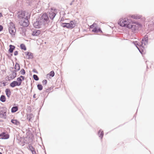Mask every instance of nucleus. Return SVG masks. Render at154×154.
Returning <instances> with one entry per match:
<instances>
[{
  "label": "nucleus",
  "mask_w": 154,
  "mask_h": 154,
  "mask_svg": "<svg viewBox=\"0 0 154 154\" xmlns=\"http://www.w3.org/2000/svg\"><path fill=\"white\" fill-rule=\"evenodd\" d=\"M131 20L126 18H122L119 20V24L122 26L128 28Z\"/></svg>",
  "instance_id": "obj_1"
},
{
  "label": "nucleus",
  "mask_w": 154,
  "mask_h": 154,
  "mask_svg": "<svg viewBox=\"0 0 154 154\" xmlns=\"http://www.w3.org/2000/svg\"><path fill=\"white\" fill-rule=\"evenodd\" d=\"M17 14L19 19L28 18V17L30 16L29 14L25 11H19L18 12Z\"/></svg>",
  "instance_id": "obj_2"
},
{
  "label": "nucleus",
  "mask_w": 154,
  "mask_h": 154,
  "mask_svg": "<svg viewBox=\"0 0 154 154\" xmlns=\"http://www.w3.org/2000/svg\"><path fill=\"white\" fill-rule=\"evenodd\" d=\"M9 30L10 34L12 36L15 35L16 29L15 25L13 23H10L9 27Z\"/></svg>",
  "instance_id": "obj_3"
},
{
  "label": "nucleus",
  "mask_w": 154,
  "mask_h": 154,
  "mask_svg": "<svg viewBox=\"0 0 154 154\" xmlns=\"http://www.w3.org/2000/svg\"><path fill=\"white\" fill-rule=\"evenodd\" d=\"M62 26L63 27H66L67 28L72 29L75 27V24L73 21H71L69 23H63Z\"/></svg>",
  "instance_id": "obj_4"
},
{
  "label": "nucleus",
  "mask_w": 154,
  "mask_h": 154,
  "mask_svg": "<svg viewBox=\"0 0 154 154\" xmlns=\"http://www.w3.org/2000/svg\"><path fill=\"white\" fill-rule=\"evenodd\" d=\"M19 23L21 26L24 27H26L28 26L29 21L28 18H23L19 19Z\"/></svg>",
  "instance_id": "obj_5"
},
{
  "label": "nucleus",
  "mask_w": 154,
  "mask_h": 154,
  "mask_svg": "<svg viewBox=\"0 0 154 154\" xmlns=\"http://www.w3.org/2000/svg\"><path fill=\"white\" fill-rule=\"evenodd\" d=\"M7 109L5 107H2L0 108V116L4 119L6 118Z\"/></svg>",
  "instance_id": "obj_6"
},
{
  "label": "nucleus",
  "mask_w": 154,
  "mask_h": 154,
  "mask_svg": "<svg viewBox=\"0 0 154 154\" xmlns=\"http://www.w3.org/2000/svg\"><path fill=\"white\" fill-rule=\"evenodd\" d=\"M138 26L137 24L136 23L131 21L130 24L128 28L131 29L133 30H135L137 29Z\"/></svg>",
  "instance_id": "obj_7"
},
{
  "label": "nucleus",
  "mask_w": 154,
  "mask_h": 154,
  "mask_svg": "<svg viewBox=\"0 0 154 154\" xmlns=\"http://www.w3.org/2000/svg\"><path fill=\"white\" fill-rule=\"evenodd\" d=\"M0 137L2 139H8L9 137V135L5 132H3L0 134Z\"/></svg>",
  "instance_id": "obj_8"
},
{
  "label": "nucleus",
  "mask_w": 154,
  "mask_h": 154,
  "mask_svg": "<svg viewBox=\"0 0 154 154\" xmlns=\"http://www.w3.org/2000/svg\"><path fill=\"white\" fill-rule=\"evenodd\" d=\"M42 21H47L48 20V17L46 14H44L41 18Z\"/></svg>",
  "instance_id": "obj_9"
},
{
  "label": "nucleus",
  "mask_w": 154,
  "mask_h": 154,
  "mask_svg": "<svg viewBox=\"0 0 154 154\" xmlns=\"http://www.w3.org/2000/svg\"><path fill=\"white\" fill-rule=\"evenodd\" d=\"M96 25H97L96 23H94L92 25L90 26V28H91L93 29L92 30V31L97 32L100 31V29H97L96 27Z\"/></svg>",
  "instance_id": "obj_10"
},
{
  "label": "nucleus",
  "mask_w": 154,
  "mask_h": 154,
  "mask_svg": "<svg viewBox=\"0 0 154 154\" xmlns=\"http://www.w3.org/2000/svg\"><path fill=\"white\" fill-rule=\"evenodd\" d=\"M24 79V77L22 75L17 78V82L19 86L21 85L22 81Z\"/></svg>",
  "instance_id": "obj_11"
},
{
  "label": "nucleus",
  "mask_w": 154,
  "mask_h": 154,
  "mask_svg": "<svg viewBox=\"0 0 154 154\" xmlns=\"http://www.w3.org/2000/svg\"><path fill=\"white\" fill-rule=\"evenodd\" d=\"M29 149L32 152V154H36L35 149L32 146L29 145Z\"/></svg>",
  "instance_id": "obj_12"
},
{
  "label": "nucleus",
  "mask_w": 154,
  "mask_h": 154,
  "mask_svg": "<svg viewBox=\"0 0 154 154\" xmlns=\"http://www.w3.org/2000/svg\"><path fill=\"white\" fill-rule=\"evenodd\" d=\"M25 54L27 58L28 59H32L33 57L32 54L30 52H25Z\"/></svg>",
  "instance_id": "obj_13"
},
{
  "label": "nucleus",
  "mask_w": 154,
  "mask_h": 154,
  "mask_svg": "<svg viewBox=\"0 0 154 154\" xmlns=\"http://www.w3.org/2000/svg\"><path fill=\"white\" fill-rule=\"evenodd\" d=\"M41 31L39 30H34L32 33V35L34 36H38L40 34Z\"/></svg>",
  "instance_id": "obj_14"
},
{
  "label": "nucleus",
  "mask_w": 154,
  "mask_h": 154,
  "mask_svg": "<svg viewBox=\"0 0 154 154\" xmlns=\"http://www.w3.org/2000/svg\"><path fill=\"white\" fill-rule=\"evenodd\" d=\"M11 87L13 88L16 86H19V85L18 84L17 82L16 81H14L12 82L10 85Z\"/></svg>",
  "instance_id": "obj_15"
},
{
  "label": "nucleus",
  "mask_w": 154,
  "mask_h": 154,
  "mask_svg": "<svg viewBox=\"0 0 154 154\" xmlns=\"http://www.w3.org/2000/svg\"><path fill=\"white\" fill-rule=\"evenodd\" d=\"M33 25L34 27L36 28H39L41 27V25L38 21H37L35 22Z\"/></svg>",
  "instance_id": "obj_16"
},
{
  "label": "nucleus",
  "mask_w": 154,
  "mask_h": 154,
  "mask_svg": "<svg viewBox=\"0 0 154 154\" xmlns=\"http://www.w3.org/2000/svg\"><path fill=\"white\" fill-rule=\"evenodd\" d=\"M17 75V73L16 71H13L11 74V75L10 78L11 79H13L16 77Z\"/></svg>",
  "instance_id": "obj_17"
},
{
  "label": "nucleus",
  "mask_w": 154,
  "mask_h": 154,
  "mask_svg": "<svg viewBox=\"0 0 154 154\" xmlns=\"http://www.w3.org/2000/svg\"><path fill=\"white\" fill-rule=\"evenodd\" d=\"M11 122L12 123L17 125H20V122L17 120L12 119L11 120Z\"/></svg>",
  "instance_id": "obj_18"
},
{
  "label": "nucleus",
  "mask_w": 154,
  "mask_h": 154,
  "mask_svg": "<svg viewBox=\"0 0 154 154\" xmlns=\"http://www.w3.org/2000/svg\"><path fill=\"white\" fill-rule=\"evenodd\" d=\"M14 69L15 70L14 71H16V72L19 71L20 69V66L18 63H15Z\"/></svg>",
  "instance_id": "obj_19"
},
{
  "label": "nucleus",
  "mask_w": 154,
  "mask_h": 154,
  "mask_svg": "<svg viewBox=\"0 0 154 154\" xmlns=\"http://www.w3.org/2000/svg\"><path fill=\"white\" fill-rule=\"evenodd\" d=\"M5 93L6 95L8 97H9L11 95V92L9 89H7L5 90Z\"/></svg>",
  "instance_id": "obj_20"
},
{
  "label": "nucleus",
  "mask_w": 154,
  "mask_h": 154,
  "mask_svg": "<svg viewBox=\"0 0 154 154\" xmlns=\"http://www.w3.org/2000/svg\"><path fill=\"white\" fill-rule=\"evenodd\" d=\"M98 134L99 137H100L101 139H102L103 135V131L101 130H100L98 132Z\"/></svg>",
  "instance_id": "obj_21"
},
{
  "label": "nucleus",
  "mask_w": 154,
  "mask_h": 154,
  "mask_svg": "<svg viewBox=\"0 0 154 154\" xmlns=\"http://www.w3.org/2000/svg\"><path fill=\"white\" fill-rule=\"evenodd\" d=\"M15 47L13 45H10V48L9 50V52L10 53H12L14 49L15 48Z\"/></svg>",
  "instance_id": "obj_22"
},
{
  "label": "nucleus",
  "mask_w": 154,
  "mask_h": 154,
  "mask_svg": "<svg viewBox=\"0 0 154 154\" xmlns=\"http://www.w3.org/2000/svg\"><path fill=\"white\" fill-rule=\"evenodd\" d=\"M18 110V107L17 106H14L12 108L11 111L12 112L14 113L17 111Z\"/></svg>",
  "instance_id": "obj_23"
},
{
  "label": "nucleus",
  "mask_w": 154,
  "mask_h": 154,
  "mask_svg": "<svg viewBox=\"0 0 154 154\" xmlns=\"http://www.w3.org/2000/svg\"><path fill=\"white\" fill-rule=\"evenodd\" d=\"M56 15V14L54 13V12H52L50 14L49 16V17L51 19H53L54 18V17Z\"/></svg>",
  "instance_id": "obj_24"
},
{
  "label": "nucleus",
  "mask_w": 154,
  "mask_h": 154,
  "mask_svg": "<svg viewBox=\"0 0 154 154\" xmlns=\"http://www.w3.org/2000/svg\"><path fill=\"white\" fill-rule=\"evenodd\" d=\"M0 100L2 102H5L6 101L5 97L4 95H2L0 98Z\"/></svg>",
  "instance_id": "obj_25"
},
{
  "label": "nucleus",
  "mask_w": 154,
  "mask_h": 154,
  "mask_svg": "<svg viewBox=\"0 0 154 154\" xmlns=\"http://www.w3.org/2000/svg\"><path fill=\"white\" fill-rule=\"evenodd\" d=\"M20 47L21 49L24 51H26V47L25 45L23 44H22L20 45Z\"/></svg>",
  "instance_id": "obj_26"
},
{
  "label": "nucleus",
  "mask_w": 154,
  "mask_h": 154,
  "mask_svg": "<svg viewBox=\"0 0 154 154\" xmlns=\"http://www.w3.org/2000/svg\"><path fill=\"white\" fill-rule=\"evenodd\" d=\"M33 117V115L32 114H30L28 115L27 116V119L29 121H30L32 118Z\"/></svg>",
  "instance_id": "obj_27"
},
{
  "label": "nucleus",
  "mask_w": 154,
  "mask_h": 154,
  "mask_svg": "<svg viewBox=\"0 0 154 154\" xmlns=\"http://www.w3.org/2000/svg\"><path fill=\"white\" fill-rule=\"evenodd\" d=\"M37 88L38 89L40 90H42L43 89L42 86V85L40 84H38L37 85Z\"/></svg>",
  "instance_id": "obj_28"
},
{
  "label": "nucleus",
  "mask_w": 154,
  "mask_h": 154,
  "mask_svg": "<svg viewBox=\"0 0 154 154\" xmlns=\"http://www.w3.org/2000/svg\"><path fill=\"white\" fill-rule=\"evenodd\" d=\"M33 77L34 79L36 81H38L39 80L38 77L36 75H33Z\"/></svg>",
  "instance_id": "obj_29"
},
{
  "label": "nucleus",
  "mask_w": 154,
  "mask_h": 154,
  "mask_svg": "<svg viewBox=\"0 0 154 154\" xmlns=\"http://www.w3.org/2000/svg\"><path fill=\"white\" fill-rule=\"evenodd\" d=\"M49 75L50 76L53 77L54 75V71H51L49 73Z\"/></svg>",
  "instance_id": "obj_30"
},
{
  "label": "nucleus",
  "mask_w": 154,
  "mask_h": 154,
  "mask_svg": "<svg viewBox=\"0 0 154 154\" xmlns=\"http://www.w3.org/2000/svg\"><path fill=\"white\" fill-rule=\"evenodd\" d=\"M20 72L21 74L24 75L25 74V71L23 69L21 70Z\"/></svg>",
  "instance_id": "obj_31"
},
{
  "label": "nucleus",
  "mask_w": 154,
  "mask_h": 154,
  "mask_svg": "<svg viewBox=\"0 0 154 154\" xmlns=\"http://www.w3.org/2000/svg\"><path fill=\"white\" fill-rule=\"evenodd\" d=\"M42 83L43 85H46L47 84V81L46 80H45V79L44 80L42 81Z\"/></svg>",
  "instance_id": "obj_32"
},
{
  "label": "nucleus",
  "mask_w": 154,
  "mask_h": 154,
  "mask_svg": "<svg viewBox=\"0 0 154 154\" xmlns=\"http://www.w3.org/2000/svg\"><path fill=\"white\" fill-rule=\"evenodd\" d=\"M18 54V52H17V51H15L14 53V54L15 55V56H16Z\"/></svg>",
  "instance_id": "obj_33"
},
{
  "label": "nucleus",
  "mask_w": 154,
  "mask_h": 154,
  "mask_svg": "<svg viewBox=\"0 0 154 154\" xmlns=\"http://www.w3.org/2000/svg\"><path fill=\"white\" fill-rule=\"evenodd\" d=\"M132 17L134 19H137L139 18V17H137V16L135 17L134 16H132Z\"/></svg>",
  "instance_id": "obj_34"
},
{
  "label": "nucleus",
  "mask_w": 154,
  "mask_h": 154,
  "mask_svg": "<svg viewBox=\"0 0 154 154\" xmlns=\"http://www.w3.org/2000/svg\"><path fill=\"white\" fill-rule=\"evenodd\" d=\"M3 29V27L2 25H0V31H2Z\"/></svg>",
  "instance_id": "obj_35"
},
{
  "label": "nucleus",
  "mask_w": 154,
  "mask_h": 154,
  "mask_svg": "<svg viewBox=\"0 0 154 154\" xmlns=\"http://www.w3.org/2000/svg\"><path fill=\"white\" fill-rule=\"evenodd\" d=\"M33 71L37 73V72L36 71V70L35 69H33Z\"/></svg>",
  "instance_id": "obj_36"
},
{
  "label": "nucleus",
  "mask_w": 154,
  "mask_h": 154,
  "mask_svg": "<svg viewBox=\"0 0 154 154\" xmlns=\"http://www.w3.org/2000/svg\"><path fill=\"white\" fill-rule=\"evenodd\" d=\"M2 15L1 13H0V17H2Z\"/></svg>",
  "instance_id": "obj_37"
},
{
  "label": "nucleus",
  "mask_w": 154,
  "mask_h": 154,
  "mask_svg": "<svg viewBox=\"0 0 154 154\" xmlns=\"http://www.w3.org/2000/svg\"><path fill=\"white\" fill-rule=\"evenodd\" d=\"M143 42H144V41H143H143H142V45H143Z\"/></svg>",
  "instance_id": "obj_38"
},
{
  "label": "nucleus",
  "mask_w": 154,
  "mask_h": 154,
  "mask_svg": "<svg viewBox=\"0 0 154 154\" xmlns=\"http://www.w3.org/2000/svg\"><path fill=\"white\" fill-rule=\"evenodd\" d=\"M24 145V142L23 143L22 146H23Z\"/></svg>",
  "instance_id": "obj_39"
},
{
  "label": "nucleus",
  "mask_w": 154,
  "mask_h": 154,
  "mask_svg": "<svg viewBox=\"0 0 154 154\" xmlns=\"http://www.w3.org/2000/svg\"><path fill=\"white\" fill-rule=\"evenodd\" d=\"M35 94L34 95V96H33V97H35Z\"/></svg>",
  "instance_id": "obj_40"
},
{
  "label": "nucleus",
  "mask_w": 154,
  "mask_h": 154,
  "mask_svg": "<svg viewBox=\"0 0 154 154\" xmlns=\"http://www.w3.org/2000/svg\"><path fill=\"white\" fill-rule=\"evenodd\" d=\"M137 48L139 49V51H140V49H139V48H138V47H137Z\"/></svg>",
  "instance_id": "obj_41"
},
{
  "label": "nucleus",
  "mask_w": 154,
  "mask_h": 154,
  "mask_svg": "<svg viewBox=\"0 0 154 154\" xmlns=\"http://www.w3.org/2000/svg\"><path fill=\"white\" fill-rule=\"evenodd\" d=\"M0 154H2L1 152H0Z\"/></svg>",
  "instance_id": "obj_42"
},
{
  "label": "nucleus",
  "mask_w": 154,
  "mask_h": 154,
  "mask_svg": "<svg viewBox=\"0 0 154 154\" xmlns=\"http://www.w3.org/2000/svg\"><path fill=\"white\" fill-rule=\"evenodd\" d=\"M141 47H142V46H140V47L141 48Z\"/></svg>",
  "instance_id": "obj_43"
}]
</instances>
